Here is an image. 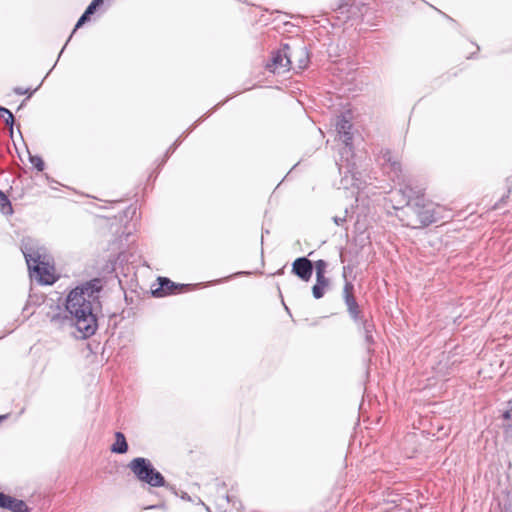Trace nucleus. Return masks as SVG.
I'll return each mask as SVG.
<instances>
[{
  "instance_id": "7c9ffc66",
  "label": "nucleus",
  "mask_w": 512,
  "mask_h": 512,
  "mask_svg": "<svg viewBox=\"0 0 512 512\" xmlns=\"http://www.w3.org/2000/svg\"><path fill=\"white\" fill-rule=\"evenodd\" d=\"M66 45H68V42H65V45H63L62 50H60V54L63 53V50H65Z\"/></svg>"
},
{
  "instance_id": "f03ea898",
  "label": "nucleus",
  "mask_w": 512,
  "mask_h": 512,
  "mask_svg": "<svg viewBox=\"0 0 512 512\" xmlns=\"http://www.w3.org/2000/svg\"><path fill=\"white\" fill-rule=\"evenodd\" d=\"M21 250L31 275L35 276L42 284H53L55 282L52 273L53 267L49 265V257L46 255L45 249L28 238L23 240Z\"/></svg>"
},
{
  "instance_id": "39448f33",
  "label": "nucleus",
  "mask_w": 512,
  "mask_h": 512,
  "mask_svg": "<svg viewBox=\"0 0 512 512\" xmlns=\"http://www.w3.org/2000/svg\"><path fill=\"white\" fill-rule=\"evenodd\" d=\"M378 162L384 173H386L392 181L398 182L399 184L404 182L402 165L397 155H394L388 149L381 150L378 156Z\"/></svg>"
},
{
  "instance_id": "cd10ccee",
  "label": "nucleus",
  "mask_w": 512,
  "mask_h": 512,
  "mask_svg": "<svg viewBox=\"0 0 512 512\" xmlns=\"http://www.w3.org/2000/svg\"><path fill=\"white\" fill-rule=\"evenodd\" d=\"M160 507L159 505H151V506H148L146 509H156Z\"/></svg>"
},
{
  "instance_id": "c756f323",
  "label": "nucleus",
  "mask_w": 512,
  "mask_h": 512,
  "mask_svg": "<svg viewBox=\"0 0 512 512\" xmlns=\"http://www.w3.org/2000/svg\"><path fill=\"white\" fill-rule=\"evenodd\" d=\"M66 45H68V42H65V45H63L62 50H60V54L63 53V50H65Z\"/></svg>"
},
{
  "instance_id": "393cba45",
  "label": "nucleus",
  "mask_w": 512,
  "mask_h": 512,
  "mask_svg": "<svg viewBox=\"0 0 512 512\" xmlns=\"http://www.w3.org/2000/svg\"><path fill=\"white\" fill-rule=\"evenodd\" d=\"M9 497V495L0 492V508H5L7 506V501Z\"/></svg>"
},
{
  "instance_id": "473e14b6",
  "label": "nucleus",
  "mask_w": 512,
  "mask_h": 512,
  "mask_svg": "<svg viewBox=\"0 0 512 512\" xmlns=\"http://www.w3.org/2000/svg\"><path fill=\"white\" fill-rule=\"evenodd\" d=\"M7 418V415H1L0 416V421H2L3 419Z\"/></svg>"
},
{
  "instance_id": "c85d7f7f",
  "label": "nucleus",
  "mask_w": 512,
  "mask_h": 512,
  "mask_svg": "<svg viewBox=\"0 0 512 512\" xmlns=\"http://www.w3.org/2000/svg\"><path fill=\"white\" fill-rule=\"evenodd\" d=\"M66 45H68V42H65V45H63L62 50H60V54L63 53V50H65Z\"/></svg>"
},
{
  "instance_id": "aec40b11",
  "label": "nucleus",
  "mask_w": 512,
  "mask_h": 512,
  "mask_svg": "<svg viewBox=\"0 0 512 512\" xmlns=\"http://www.w3.org/2000/svg\"><path fill=\"white\" fill-rule=\"evenodd\" d=\"M327 268V262L324 260H318L315 262V269H316V278L318 279H328L325 276Z\"/></svg>"
},
{
  "instance_id": "6e6552de",
  "label": "nucleus",
  "mask_w": 512,
  "mask_h": 512,
  "mask_svg": "<svg viewBox=\"0 0 512 512\" xmlns=\"http://www.w3.org/2000/svg\"><path fill=\"white\" fill-rule=\"evenodd\" d=\"M290 70L295 72L303 71L309 63V52L306 46L298 45L291 47L289 45Z\"/></svg>"
},
{
  "instance_id": "1a4fd4ad",
  "label": "nucleus",
  "mask_w": 512,
  "mask_h": 512,
  "mask_svg": "<svg viewBox=\"0 0 512 512\" xmlns=\"http://www.w3.org/2000/svg\"><path fill=\"white\" fill-rule=\"evenodd\" d=\"M292 273L302 281L308 282L313 273V263L306 257H299L292 263Z\"/></svg>"
},
{
  "instance_id": "ddd939ff",
  "label": "nucleus",
  "mask_w": 512,
  "mask_h": 512,
  "mask_svg": "<svg viewBox=\"0 0 512 512\" xmlns=\"http://www.w3.org/2000/svg\"><path fill=\"white\" fill-rule=\"evenodd\" d=\"M110 449L113 453H117V454H123V453L127 452L128 444H127L126 438L123 433H121V432L115 433V442L111 446Z\"/></svg>"
},
{
  "instance_id": "9d476101",
  "label": "nucleus",
  "mask_w": 512,
  "mask_h": 512,
  "mask_svg": "<svg viewBox=\"0 0 512 512\" xmlns=\"http://www.w3.org/2000/svg\"><path fill=\"white\" fill-rule=\"evenodd\" d=\"M352 291L353 285L347 282L344 286V300L350 317L357 323L363 318L360 315L361 311L355 297L352 294Z\"/></svg>"
},
{
  "instance_id": "dca6fc26",
  "label": "nucleus",
  "mask_w": 512,
  "mask_h": 512,
  "mask_svg": "<svg viewBox=\"0 0 512 512\" xmlns=\"http://www.w3.org/2000/svg\"><path fill=\"white\" fill-rule=\"evenodd\" d=\"M329 286V279H318L312 287V294L315 299H320L324 296L326 288Z\"/></svg>"
},
{
  "instance_id": "0eeeda50",
  "label": "nucleus",
  "mask_w": 512,
  "mask_h": 512,
  "mask_svg": "<svg viewBox=\"0 0 512 512\" xmlns=\"http://www.w3.org/2000/svg\"><path fill=\"white\" fill-rule=\"evenodd\" d=\"M289 63V44L284 43L280 49L272 53L271 60L266 64V68L274 74H283L290 70Z\"/></svg>"
},
{
  "instance_id": "20e7f679",
  "label": "nucleus",
  "mask_w": 512,
  "mask_h": 512,
  "mask_svg": "<svg viewBox=\"0 0 512 512\" xmlns=\"http://www.w3.org/2000/svg\"><path fill=\"white\" fill-rule=\"evenodd\" d=\"M128 468L140 482L146 483L151 487H163L166 484L163 475L154 468L149 459L143 457L134 458L129 462Z\"/></svg>"
},
{
  "instance_id": "4468645a",
  "label": "nucleus",
  "mask_w": 512,
  "mask_h": 512,
  "mask_svg": "<svg viewBox=\"0 0 512 512\" xmlns=\"http://www.w3.org/2000/svg\"><path fill=\"white\" fill-rule=\"evenodd\" d=\"M362 326V332L365 337V342L367 343L368 347L374 343V337H373V331H374V324L366 319H362L361 321L357 322Z\"/></svg>"
},
{
  "instance_id": "f257e3e1",
  "label": "nucleus",
  "mask_w": 512,
  "mask_h": 512,
  "mask_svg": "<svg viewBox=\"0 0 512 512\" xmlns=\"http://www.w3.org/2000/svg\"><path fill=\"white\" fill-rule=\"evenodd\" d=\"M101 289L100 279H93L76 287L69 293L66 300V311L70 314V319L58 313L51 317V323L60 326L66 322H72L81 333V337L92 336L98 326L96 311L100 308Z\"/></svg>"
},
{
  "instance_id": "412c9836",
  "label": "nucleus",
  "mask_w": 512,
  "mask_h": 512,
  "mask_svg": "<svg viewBox=\"0 0 512 512\" xmlns=\"http://www.w3.org/2000/svg\"><path fill=\"white\" fill-rule=\"evenodd\" d=\"M94 12L92 10H90L88 7L86 8L85 12L82 14V16L79 18V20L77 21L76 25H75V28L73 30L72 33H75V31L80 28L85 22H87L90 18V16L93 14ZM73 34L70 35L68 41L71 39Z\"/></svg>"
},
{
  "instance_id": "5701e85b",
  "label": "nucleus",
  "mask_w": 512,
  "mask_h": 512,
  "mask_svg": "<svg viewBox=\"0 0 512 512\" xmlns=\"http://www.w3.org/2000/svg\"><path fill=\"white\" fill-rule=\"evenodd\" d=\"M347 209H345L344 211V215L343 216H334L332 219H333V222L337 225V226H343L346 221H347Z\"/></svg>"
},
{
  "instance_id": "2eb2a0df",
  "label": "nucleus",
  "mask_w": 512,
  "mask_h": 512,
  "mask_svg": "<svg viewBox=\"0 0 512 512\" xmlns=\"http://www.w3.org/2000/svg\"><path fill=\"white\" fill-rule=\"evenodd\" d=\"M5 509H8L12 512H29V508L24 501L11 496L7 501V506Z\"/></svg>"
},
{
  "instance_id": "2f4dec72",
  "label": "nucleus",
  "mask_w": 512,
  "mask_h": 512,
  "mask_svg": "<svg viewBox=\"0 0 512 512\" xmlns=\"http://www.w3.org/2000/svg\"><path fill=\"white\" fill-rule=\"evenodd\" d=\"M66 45H68V42H65V45H63L62 50H60V54L63 53V50H65Z\"/></svg>"
},
{
  "instance_id": "bb28decb",
  "label": "nucleus",
  "mask_w": 512,
  "mask_h": 512,
  "mask_svg": "<svg viewBox=\"0 0 512 512\" xmlns=\"http://www.w3.org/2000/svg\"><path fill=\"white\" fill-rule=\"evenodd\" d=\"M503 512H512V501L504 505Z\"/></svg>"
},
{
  "instance_id": "4be33fe9",
  "label": "nucleus",
  "mask_w": 512,
  "mask_h": 512,
  "mask_svg": "<svg viewBox=\"0 0 512 512\" xmlns=\"http://www.w3.org/2000/svg\"><path fill=\"white\" fill-rule=\"evenodd\" d=\"M30 163L38 170V171H43L44 170V161L42 160V158L40 156H37V155H30Z\"/></svg>"
},
{
  "instance_id": "423d86ee",
  "label": "nucleus",
  "mask_w": 512,
  "mask_h": 512,
  "mask_svg": "<svg viewBox=\"0 0 512 512\" xmlns=\"http://www.w3.org/2000/svg\"><path fill=\"white\" fill-rule=\"evenodd\" d=\"M343 147L340 149V158L336 162L340 174H344L347 177L349 174L352 178L356 175V162L354 160L355 155L353 151L352 141L342 142Z\"/></svg>"
},
{
  "instance_id": "a878e982",
  "label": "nucleus",
  "mask_w": 512,
  "mask_h": 512,
  "mask_svg": "<svg viewBox=\"0 0 512 512\" xmlns=\"http://www.w3.org/2000/svg\"><path fill=\"white\" fill-rule=\"evenodd\" d=\"M103 2V0H92V2L88 5V8L93 12L96 11L97 7Z\"/></svg>"
},
{
  "instance_id": "9b49d317",
  "label": "nucleus",
  "mask_w": 512,
  "mask_h": 512,
  "mask_svg": "<svg viewBox=\"0 0 512 512\" xmlns=\"http://www.w3.org/2000/svg\"><path fill=\"white\" fill-rule=\"evenodd\" d=\"M335 126L339 139L342 142L352 141V124L349 119H347L344 115L338 116Z\"/></svg>"
},
{
  "instance_id": "f8f14e48",
  "label": "nucleus",
  "mask_w": 512,
  "mask_h": 512,
  "mask_svg": "<svg viewBox=\"0 0 512 512\" xmlns=\"http://www.w3.org/2000/svg\"><path fill=\"white\" fill-rule=\"evenodd\" d=\"M159 284H160L159 289L153 291V294L156 296H163L165 294L172 293L177 288V286L174 282H172L170 279L164 278V277L159 278Z\"/></svg>"
},
{
  "instance_id": "6ab92c4d",
  "label": "nucleus",
  "mask_w": 512,
  "mask_h": 512,
  "mask_svg": "<svg viewBox=\"0 0 512 512\" xmlns=\"http://www.w3.org/2000/svg\"><path fill=\"white\" fill-rule=\"evenodd\" d=\"M0 117L5 118V123L10 127L11 132L13 131V124H14V116L12 112L5 108L0 107Z\"/></svg>"
},
{
  "instance_id": "b1692460",
  "label": "nucleus",
  "mask_w": 512,
  "mask_h": 512,
  "mask_svg": "<svg viewBox=\"0 0 512 512\" xmlns=\"http://www.w3.org/2000/svg\"><path fill=\"white\" fill-rule=\"evenodd\" d=\"M36 91L33 90V91H30L29 89H24L22 87H16L14 88V92L18 95H24V94H27L28 93V97L27 98H30L32 96V94Z\"/></svg>"
},
{
  "instance_id": "7ed1b4c3",
  "label": "nucleus",
  "mask_w": 512,
  "mask_h": 512,
  "mask_svg": "<svg viewBox=\"0 0 512 512\" xmlns=\"http://www.w3.org/2000/svg\"><path fill=\"white\" fill-rule=\"evenodd\" d=\"M398 217L403 225L413 229L428 226L436 221L431 206L424 204L423 199L419 197L413 204L408 201L406 206L400 210Z\"/></svg>"
},
{
  "instance_id": "a211bd4d",
  "label": "nucleus",
  "mask_w": 512,
  "mask_h": 512,
  "mask_svg": "<svg viewBox=\"0 0 512 512\" xmlns=\"http://www.w3.org/2000/svg\"><path fill=\"white\" fill-rule=\"evenodd\" d=\"M0 210L3 214H11L13 212L10 200L1 190H0Z\"/></svg>"
},
{
  "instance_id": "f3484780",
  "label": "nucleus",
  "mask_w": 512,
  "mask_h": 512,
  "mask_svg": "<svg viewBox=\"0 0 512 512\" xmlns=\"http://www.w3.org/2000/svg\"><path fill=\"white\" fill-rule=\"evenodd\" d=\"M503 427L505 434L512 437V399L508 402V409L503 414Z\"/></svg>"
}]
</instances>
